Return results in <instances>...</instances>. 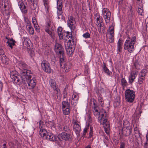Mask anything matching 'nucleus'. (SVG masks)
Listing matches in <instances>:
<instances>
[{
	"instance_id": "nucleus-1",
	"label": "nucleus",
	"mask_w": 148,
	"mask_h": 148,
	"mask_svg": "<svg viewBox=\"0 0 148 148\" xmlns=\"http://www.w3.org/2000/svg\"><path fill=\"white\" fill-rule=\"evenodd\" d=\"M10 77L14 84L19 85L28 84L29 88L33 89L35 87L36 81L35 77L28 75L27 70L24 69L22 71L20 75H18L16 71H13L10 73Z\"/></svg>"
},
{
	"instance_id": "nucleus-2",
	"label": "nucleus",
	"mask_w": 148,
	"mask_h": 148,
	"mask_svg": "<svg viewBox=\"0 0 148 148\" xmlns=\"http://www.w3.org/2000/svg\"><path fill=\"white\" fill-rule=\"evenodd\" d=\"M55 50L58 55L60 56V62L61 68L64 69L66 72H68L71 68L70 64L66 63L65 60L64 49L62 45L58 43L55 45Z\"/></svg>"
},
{
	"instance_id": "nucleus-3",
	"label": "nucleus",
	"mask_w": 148,
	"mask_h": 148,
	"mask_svg": "<svg viewBox=\"0 0 148 148\" xmlns=\"http://www.w3.org/2000/svg\"><path fill=\"white\" fill-rule=\"evenodd\" d=\"M131 38L128 36L124 45V49H127L130 53H132L134 50V45L136 41V36L133 37L130 40Z\"/></svg>"
},
{
	"instance_id": "nucleus-4",
	"label": "nucleus",
	"mask_w": 148,
	"mask_h": 148,
	"mask_svg": "<svg viewBox=\"0 0 148 148\" xmlns=\"http://www.w3.org/2000/svg\"><path fill=\"white\" fill-rule=\"evenodd\" d=\"M39 134L44 139L54 142L56 140L57 137L55 136L51 133L47 132L44 129H40Z\"/></svg>"
},
{
	"instance_id": "nucleus-5",
	"label": "nucleus",
	"mask_w": 148,
	"mask_h": 148,
	"mask_svg": "<svg viewBox=\"0 0 148 148\" xmlns=\"http://www.w3.org/2000/svg\"><path fill=\"white\" fill-rule=\"evenodd\" d=\"M135 92L130 89H127L125 93V99L126 101L131 103L134 100L135 98Z\"/></svg>"
},
{
	"instance_id": "nucleus-6",
	"label": "nucleus",
	"mask_w": 148,
	"mask_h": 148,
	"mask_svg": "<svg viewBox=\"0 0 148 148\" xmlns=\"http://www.w3.org/2000/svg\"><path fill=\"white\" fill-rule=\"evenodd\" d=\"M102 14L106 24L110 23L111 17L110 11L107 8H104L102 10Z\"/></svg>"
},
{
	"instance_id": "nucleus-7",
	"label": "nucleus",
	"mask_w": 148,
	"mask_h": 148,
	"mask_svg": "<svg viewBox=\"0 0 148 148\" xmlns=\"http://www.w3.org/2000/svg\"><path fill=\"white\" fill-rule=\"evenodd\" d=\"M58 138L61 141L64 140L65 141L71 140H72V136L71 134L65 132H62L58 135Z\"/></svg>"
},
{
	"instance_id": "nucleus-8",
	"label": "nucleus",
	"mask_w": 148,
	"mask_h": 148,
	"mask_svg": "<svg viewBox=\"0 0 148 148\" xmlns=\"http://www.w3.org/2000/svg\"><path fill=\"white\" fill-rule=\"evenodd\" d=\"M41 67L43 70L48 73H50L51 72L50 64L45 60H43L41 63Z\"/></svg>"
},
{
	"instance_id": "nucleus-9",
	"label": "nucleus",
	"mask_w": 148,
	"mask_h": 148,
	"mask_svg": "<svg viewBox=\"0 0 148 148\" xmlns=\"http://www.w3.org/2000/svg\"><path fill=\"white\" fill-rule=\"evenodd\" d=\"M67 25L71 30V32L75 31L76 23L74 18L72 16L69 17L67 21Z\"/></svg>"
},
{
	"instance_id": "nucleus-10",
	"label": "nucleus",
	"mask_w": 148,
	"mask_h": 148,
	"mask_svg": "<svg viewBox=\"0 0 148 148\" xmlns=\"http://www.w3.org/2000/svg\"><path fill=\"white\" fill-rule=\"evenodd\" d=\"M57 14L58 18L60 19L62 18V16H61L62 13V7L63 5L62 4V0H57Z\"/></svg>"
},
{
	"instance_id": "nucleus-11",
	"label": "nucleus",
	"mask_w": 148,
	"mask_h": 148,
	"mask_svg": "<svg viewBox=\"0 0 148 148\" xmlns=\"http://www.w3.org/2000/svg\"><path fill=\"white\" fill-rule=\"evenodd\" d=\"M138 73L137 71H133L131 72L129 77V82L130 84H131L134 82Z\"/></svg>"
},
{
	"instance_id": "nucleus-12",
	"label": "nucleus",
	"mask_w": 148,
	"mask_h": 148,
	"mask_svg": "<svg viewBox=\"0 0 148 148\" xmlns=\"http://www.w3.org/2000/svg\"><path fill=\"white\" fill-rule=\"evenodd\" d=\"M79 123L76 121H73V130L77 134H79L81 131V127Z\"/></svg>"
},
{
	"instance_id": "nucleus-13",
	"label": "nucleus",
	"mask_w": 148,
	"mask_h": 148,
	"mask_svg": "<svg viewBox=\"0 0 148 148\" xmlns=\"http://www.w3.org/2000/svg\"><path fill=\"white\" fill-rule=\"evenodd\" d=\"M23 47L24 49H28L29 47L30 40L29 38L27 37H24L23 38Z\"/></svg>"
},
{
	"instance_id": "nucleus-14",
	"label": "nucleus",
	"mask_w": 148,
	"mask_h": 148,
	"mask_svg": "<svg viewBox=\"0 0 148 148\" xmlns=\"http://www.w3.org/2000/svg\"><path fill=\"white\" fill-rule=\"evenodd\" d=\"M27 30L31 34H33L34 31L33 28L32 27L31 23L29 22H27L26 25Z\"/></svg>"
},
{
	"instance_id": "nucleus-15",
	"label": "nucleus",
	"mask_w": 148,
	"mask_h": 148,
	"mask_svg": "<svg viewBox=\"0 0 148 148\" xmlns=\"http://www.w3.org/2000/svg\"><path fill=\"white\" fill-rule=\"evenodd\" d=\"M107 117L106 116L103 117V118L101 119V117L100 116H99L98 117V120H99L101 123L103 125V127L104 126V125H110L108 122L107 121Z\"/></svg>"
},
{
	"instance_id": "nucleus-16",
	"label": "nucleus",
	"mask_w": 148,
	"mask_h": 148,
	"mask_svg": "<svg viewBox=\"0 0 148 148\" xmlns=\"http://www.w3.org/2000/svg\"><path fill=\"white\" fill-rule=\"evenodd\" d=\"M93 104L92 111L94 115L95 116H97L100 114V112L98 110V107L94 102L93 103Z\"/></svg>"
},
{
	"instance_id": "nucleus-17",
	"label": "nucleus",
	"mask_w": 148,
	"mask_h": 148,
	"mask_svg": "<svg viewBox=\"0 0 148 148\" xmlns=\"http://www.w3.org/2000/svg\"><path fill=\"white\" fill-rule=\"evenodd\" d=\"M2 5L3 6L5 11L7 12V13H9V10L10 9V5L8 1H4V2H2Z\"/></svg>"
},
{
	"instance_id": "nucleus-18",
	"label": "nucleus",
	"mask_w": 148,
	"mask_h": 148,
	"mask_svg": "<svg viewBox=\"0 0 148 148\" xmlns=\"http://www.w3.org/2000/svg\"><path fill=\"white\" fill-rule=\"evenodd\" d=\"M78 99V96L76 94H73L72 96L71 104L75 106Z\"/></svg>"
},
{
	"instance_id": "nucleus-19",
	"label": "nucleus",
	"mask_w": 148,
	"mask_h": 148,
	"mask_svg": "<svg viewBox=\"0 0 148 148\" xmlns=\"http://www.w3.org/2000/svg\"><path fill=\"white\" fill-rule=\"evenodd\" d=\"M117 51L120 52L122 48L123 42L122 39H119L117 43Z\"/></svg>"
},
{
	"instance_id": "nucleus-20",
	"label": "nucleus",
	"mask_w": 148,
	"mask_h": 148,
	"mask_svg": "<svg viewBox=\"0 0 148 148\" xmlns=\"http://www.w3.org/2000/svg\"><path fill=\"white\" fill-rule=\"evenodd\" d=\"M53 90V92L54 94L53 95V96L54 97L56 98V97L57 96V98H58V96H60V89L58 88L57 87L55 89H54Z\"/></svg>"
},
{
	"instance_id": "nucleus-21",
	"label": "nucleus",
	"mask_w": 148,
	"mask_h": 148,
	"mask_svg": "<svg viewBox=\"0 0 148 148\" xmlns=\"http://www.w3.org/2000/svg\"><path fill=\"white\" fill-rule=\"evenodd\" d=\"M30 1L32 5V9L33 10H35L37 8V3L38 0H27Z\"/></svg>"
},
{
	"instance_id": "nucleus-22",
	"label": "nucleus",
	"mask_w": 148,
	"mask_h": 148,
	"mask_svg": "<svg viewBox=\"0 0 148 148\" xmlns=\"http://www.w3.org/2000/svg\"><path fill=\"white\" fill-rule=\"evenodd\" d=\"M49 84L50 86L53 89L57 87L56 83L55 80L53 79H50L49 81Z\"/></svg>"
},
{
	"instance_id": "nucleus-23",
	"label": "nucleus",
	"mask_w": 148,
	"mask_h": 148,
	"mask_svg": "<svg viewBox=\"0 0 148 148\" xmlns=\"http://www.w3.org/2000/svg\"><path fill=\"white\" fill-rule=\"evenodd\" d=\"M75 42L74 39H72V40H69L67 42V45L68 47H71V48L75 47Z\"/></svg>"
},
{
	"instance_id": "nucleus-24",
	"label": "nucleus",
	"mask_w": 148,
	"mask_h": 148,
	"mask_svg": "<svg viewBox=\"0 0 148 148\" xmlns=\"http://www.w3.org/2000/svg\"><path fill=\"white\" fill-rule=\"evenodd\" d=\"M103 69V71L108 75H110L112 73L108 68L106 67V65L104 63H103V65L102 66Z\"/></svg>"
},
{
	"instance_id": "nucleus-25",
	"label": "nucleus",
	"mask_w": 148,
	"mask_h": 148,
	"mask_svg": "<svg viewBox=\"0 0 148 148\" xmlns=\"http://www.w3.org/2000/svg\"><path fill=\"white\" fill-rule=\"evenodd\" d=\"M15 41L13 40L12 38H11L8 41L6 42L8 44V46L10 47L11 49L12 48V46H14L15 45L14 43Z\"/></svg>"
},
{
	"instance_id": "nucleus-26",
	"label": "nucleus",
	"mask_w": 148,
	"mask_h": 148,
	"mask_svg": "<svg viewBox=\"0 0 148 148\" xmlns=\"http://www.w3.org/2000/svg\"><path fill=\"white\" fill-rule=\"evenodd\" d=\"M62 108H70V104L68 101H63L62 103Z\"/></svg>"
},
{
	"instance_id": "nucleus-27",
	"label": "nucleus",
	"mask_w": 148,
	"mask_h": 148,
	"mask_svg": "<svg viewBox=\"0 0 148 148\" xmlns=\"http://www.w3.org/2000/svg\"><path fill=\"white\" fill-rule=\"evenodd\" d=\"M57 32L60 39H62L63 35L62 32V28L61 27H58L57 29Z\"/></svg>"
},
{
	"instance_id": "nucleus-28",
	"label": "nucleus",
	"mask_w": 148,
	"mask_h": 148,
	"mask_svg": "<svg viewBox=\"0 0 148 148\" xmlns=\"http://www.w3.org/2000/svg\"><path fill=\"white\" fill-rule=\"evenodd\" d=\"M109 31L108 32V34L109 36H114V27L112 26L109 27Z\"/></svg>"
},
{
	"instance_id": "nucleus-29",
	"label": "nucleus",
	"mask_w": 148,
	"mask_h": 148,
	"mask_svg": "<svg viewBox=\"0 0 148 148\" xmlns=\"http://www.w3.org/2000/svg\"><path fill=\"white\" fill-rule=\"evenodd\" d=\"M45 30L46 32L50 35L52 38H54V35L53 32L50 30L49 28H45Z\"/></svg>"
},
{
	"instance_id": "nucleus-30",
	"label": "nucleus",
	"mask_w": 148,
	"mask_h": 148,
	"mask_svg": "<svg viewBox=\"0 0 148 148\" xmlns=\"http://www.w3.org/2000/svg\"><path fill=\"white\" fill-rule=\"evenodd\" d=\"M121 84L123 88L128 85L127 82L124 78L122 77L121 79Z\"/></svg>"
},
{
	"instance_id": "nucleus-31",
	"label": "nucleus",
	"mask_w": 148,
	"mask_h": 148,
	"mask_svg": "<svg viewBox=\"0 0 148 148\" xmlns=\"http://www.w3.org/2000/svg\"><path fill=\"white\" fill-rule=\"evenodd\" d=\"M145 77L139 75L138 80V84H142L145 79Z\"/></svg>"
},
{
	"instance_id": "nucleus-32",
	"label": "nucleus",
	"mask_w": 148,
	"mask_h": 148,
	"mask_svg": "<svg viewBox=\"0 0 148 148\" xmlns=\"http://www.w3.org/2000/svg\"><path fill=\"white\" fill-rule=\"evenodd\" d=\"M148 72V71L146 69H144L142 70L140 72L139 75L145 77L147 73Z\"/></svg>"
},
{
	"instance_id": "nucleus-33",
	"label": "nucleus",
	"mask_w": 148,
	"mask_h": 148,
	"mask_svg": "<svg viewBox=\"0 0 148 148\" xmlns=\"http://www.w3.org/2000/svg\"><path fill=\"white\" fill-rule=\"evenodd\" d=\"M140 7H138V12L139 14L142 15V13H143V7H142V4L141 3H140Z\"/></svg>"
},
{
	"instance_id": "nucleus-34",
	"label": "nucleus",
	"mask_w": 148,
	"mask_h": 148,
	"mask_svg": "<svg viewBox=\"0 0 148 148\" xmlns=\"http://www.w3.org/2000/svg\"><path fill=\"white\" fill-rule=\"evenodd\" d=\"M62 110L63 114L65 115H68L70 113V108H62Z\"/></svg>"
},
{
	"instance_id": "nucleus-35",
	"label": "nucleus",
	"mask_w": 148,
	"mask_h": 148,
	"mask_svg": "<svg viewBox=\"0 0 148 148\" xmlns=\"http://www.w3.org/2000/svg\"><path fill=\"white\" fill-rule=\"evenodd\" d=\"M110 125H104V126L103 127L105 131L107 134H109L110 130Z\"/></svg>"
},
{
	"instance_id": "nucleus-36",
	"label": "nucleus",
	"mask_w": 148,
	"mask_h": 148,
	"mask_svg": "<svg viewBox=\"0 0 148 148\" xmlns=\"http://www.w3.org/2000/svg\"><path fill=\"white\" fill-rule=\"evenodd\" d=\"M107 40L109 43H112L114 41V36H107Z\"/></svg>"
},
{
	"instance_id": "nucleus-37",
	"label": "nucleus",
	"mask_w": 148,
	"mask_h": 148,
	"mask_svg": "<svg viewBox=\"0 0 148 148\" xmlns=\"http://www.w3.org/2000/svg\"><path fill=\"white\" fill-rule=\"evenodd\" d=\"M134 66L137 69H139V64L138 61L137 60H135L134 63Z\"/></svg>"
},
{
	"instance_id": "nucleus-38",
	"label": "nucleus",
	"mask_w": 148,
	"mask_h": 148,
	"mask_svg": "<svg viewBox=\"0 0 148 148\" xmlns=\"http://www.w3.org/2000/svg\"><path fill=\"white\" fill-rule=\"evenodd\" d=\"M101 113H102L101 114V119L103 118V117L105 116H106V111L105 110L103 109L101 110L100 111V114Z\"/></svg>"
},
{
	"instance_id": "nucleus-39",
	"label": "nucleus",
	"mask_w": 148,
	"mask_h": 148,
	"mask_svg": "<svg viewBox=\"0 0 148 148\" xmlns=\"http://www.w3.org/2000/svg\"><path fill=\"white\" fill-rule=\"evenodd\" d=\"M49 127L51 128L52 130H54L55 129V127L54 126V124L53 121H50L49 123Z\"/></svg>"
},
{
	"instance_id": "nucleus-40",
	"label": "nucleus",
	"mask_w": 148,
	"mask_h": 148,
	"mask_svg": "<svg viewBox=\"0 0 148 148\" xmlns=\"http://www.w3.org/2000/svg\"><path fill=\"white\" fill-rule=\"evenodd\" d=\"M19 66H20V67L22 68V69L25 68L27 66V65H26V64L23 62H21L19 64ZM22 71H23V70Z\"/></svg>"
},
{
	"instance_id": "nucleus-41",
	"label": "nucleus",
	"mask_w": 148,
	"mask_h": 148,
	"mask_svg": "<svg viewBox=\"0 0 148 148\" xmlns=\"http://www.w3.org/2000/svg\"><path fill=\"white\" fill-rule=\"evenodd\" d=\"M101 27L98 29V30L99 33L101 34H103L105 32V27L104 26L103 27L101 26Z\"/></svg>"
},
{
	"instance_id": "nucleus-42",
	"label": "nucleus",
	"mask_w": 148,
	"mask_h": 148,
	"mask_svg": "<svg viewBox=\"0 0 148 148\" xmlns=\"http://www.w3.org/2000/svg\"><path fill=\"white\" fill-rule=\"evenodd\" d=\"M100 23H102V21H101L100 16H98V17L96 18V25H98Z\"/></svg>"
},
{
	"instance_id": "nucleus-43",
	"label": "nucleus",
	"mask_w": 148,
	"mask_h": 148,
	"mask_svg": "<svg viewBox=\"0 0 148 148\" xmlns=\"http://www.w3.org/2000/svg\"><path fill=\"white\" fill-rule=\"evenodd\" d=\"M132 131V129H129V128L127 129L126 131V133L125 134V136H128L129 135H130L131 134Z\"/></svg>"
},
{
	"instance_id": "nucleus-44",
	"label": "nucleus",
	"mask_w": 148,
	"mask_h": 148,
	"mask_svg": "<svg viewBox=\"0 0 148 148\" xmlns=\"http://www.w3.org/2000/svg\"><path fill=\"white\" fill-rule=\"evenodd\" d=\"M65 45L66 50L67 53L68 54H69V53L70 55H71L70 53V50H71V53H72L73 52L71 50L72 48H71V47H68L67 46H66L65 44Z\"/></svg>"
},
{
	"instance_id": "nucleus-45",
	"label": "nucleus",
	"mask_w": 148,
	"mask_h": 148,
	"mask_svg": "<svg viewBox=\"0 0 148 148\" xmlns=\"http://www.w3.org/2000/svg\"><path fill=\"white\" fill-rule=\"evenodd\" d=\"M1 61L3 63H7L8 59L6 57L4 56H3L1 58Z\"/></svg>"
},
{
	"instance_id": "nucleus-46",
	"label": "nucleus",
	"mask_w": 148,
	"mask_h": 148,
	"mask_svg": "<svg viewBox=\"0 0 148 148\" xmlns=\"http://www.w3.org/2000/svg\"><path fill=\"white\" fill-rule=\"evenodd\" d=\"M82 36L85 38H88L90 37V34L88 32H86L83 34Z\"/></svg>"
},
{
	"instance_id": "nucleus-47",
	"label": "nucleus",
	"mask_w": 148,
	"mask_h": 148,
	"mask_svg": "<svg viewBox=\"0 0 148 148\" xmlns=\"http://www.w3.org/2000/svg\"><path fill=\"white\" fill-rule=\"evenodd\" d=\"M89 136L88 137V138H90L92 137L93 135V128L92 127H90V130L89 132Z\"/></svg>"
},
{
	"instance_id": "nucleus-48",
	"label": "nucleus",
	"mask_w": 148,
	"mask_h": 148,
	"mask_svg": "<svg viewBox=\"0 0 148 148\" xmlns=\"http://www.w3.org/2000/svg\"><path fill=\"white\" fill-rule=\"evenodd\" d=\"M51 24V21L50 20H49L48 21L47 23V25H46L45 28H49V29L50 27V26Z\"/></svg>"
},
{
	"instance_id": "nucleus-49",
	"label": "nucleus",
	"mask_w": 148,
	"mask_h": 148,
	"mask_svg": "<svg viewBox=\"0 0 148 148\" xmlns=\"http://www.w3.org/2000/svg\"><path fill=\"white\" fill-rule=\"evenodd\" d=\"M44 3L47 11H48L49 7L48 2L46 0L44 1Z\"/></svg>"
},
{
	"instance_id": "nucleus-50",
	"label": "nucleus",
	"mask_w": 148,
	"mask_h": 148,
	"mask_svg": "<svg viewBox=\"0 0 148 148\" xmlns=\"http://www.w3.org/2000/svg\"><path fill=\"white\" fill-rule=\"evenodd\" d=\"M63 130L65 132H68L69 131L70 129L68 126L66 125L63 127Z\"/></svg>"
},
{
	"instance_id": "nucleus-51",
	"label": "nucleus",
	"mask_w": 148,
	"mask_h": 148,
	"mask_svg": "<svg viewBox=\"0 0 148 148\" xmlns=\"http://www.w3.org/2000/svg\"><path fill=\"white\" fill-rule=\"evenodd\" d=\"M88 130V128H86V127L84 129V130H83V135L84 137L85 135H86V133L87 132Z\"/></svg>"
},
{
	"instance_id": "nucleus-52",
	"label": "nucleus",
	"mask_w": 148,
	"mask_h": 148,
	"mask_svg": "<svg viewBox=\"0 0 148 148\" xmlns=\"http://www.w3.org/2000/svg\"><path fill=\"white\" fill-rule=\"evenodd\" d=\"M125 144L124 142H121L120 146V148H125Z\"/></svg>"
},
{
	"instance_id": "nucleus-53",
	"label": "nucleus",
	"mask_w": 148,
	"mask_h": 148,
	"mask_svg": "<svg viewBox=\"0 0 148 148\" xmlns=\"http://www.w3.org/2000/svg\"><path fill=\"white\" fill-rule=\"evenodd\" d=\"M8 145L10 146L11 147H13L14 146V144L11 141L9 142Z\"/></svg>"
},
{
	"instance_id": "nucleus-54",
	"label": "nucleus",
	"mask_w": 148,
	"mask_h": 148,
	"mask_svg": "<svg viewBox=\"0 0 148 148\" xmlns=\"http://www.w3.org/2000/svg\"><path fill=\"white\" fill-rule=\"evenodd\" d=\"M4 52L3 50L2 49H0V54L2 56H5L4 55Z\"/></svg>"
},
{
	"instance_id": "nucleus-55",
	"label": "nucleus",
	"mask_w": 148,
	"mask_h": 148,
	"mask_svg": "<svg viewBox=\"0 0 148 148\" xmlns=\"http://www.w3.org/2000/svg\"><path fill=\"white\" fill-rule=\"evenodd\" d=\"M98 25H97L98 27H99V28H101L102 26L103 27V26H104L103 23H100Z\"/></svg>"
},
{
	"instance_id": "nucleus-56",
	"label": "nucleus",
	"mask_w": 148,
	"mask_h": 148,
	"mask_svg": "<svg viewBox=\"0 0 148 148\" xmlns=\"http://www.w3.org/2000/svg\"><path fill=\"white\" fill-rule=\"evenodd\" d=\"M66 34L67 35H66V36L67 38H69L70 37H71V36H70V35H71V34H70V33L69 32H67L66 33Z\"/></svg>"
},
{
	"instance_id": "nucleus-57",
	"label": "nucleus",
	"mask_w": 148,
	"mask_h": 148,
	"mask_svg": "<svg viewBox=\"0 0 148 148\" xmlns=\"http://www.w3.org/2000/svg\"><path fill=\"white\" fill-rule=\"evenodd\" d=\"M32 23L34 25L37 24V22L36 20L32 18Z\"/></svg>"
},
{
	"instance_id": "nucleus-58",
	"label": "nucleus",
	"mask_w": 148,
	"mask_h": 148,
	"mask_svg": "<svg viewBox=\"0 0 148 148\" xmlns=\"http://www.w3.org/2000/svg\"><path fill=\"white\" fill-rule=\"evenodd\" d=\"M3 87V83L1 81H0V88H1V90H2Z\"/></svg>"
},
{
	"instance_id": "nucleus-59",
	"label": "nucleus",
	"mask_w": 148,
	"mask_h": 148,
	"mask_svg": "<svg viewBox=\"0 0 148 148\" xmlns=\"http://www.w3.org/2000/svg\"><path fill=\"white\" fill-rule=\"evenodd\" d=\"M118 1L119 2V4L121 5L122 3L123 0H118Z\"/></svg>"
},
{
	"instance_id": "nucleus-60",
	"label": "nucleus",
	"mask_w": 148,
	"mask_h": 148,
	"mask_svg": "<svg viewBox=\"0 0 148 148\" xmlns=\"http://www.w3.org/2000/svg\"><path fill=\"white\" fill-rule=\"evenodd\" d=\"M2 148H8L6 144L5 143H4L3 144Z\"/></svg>"
},
{
	"instance_id": "nucleus-61",
	"label": "nucleus",
	"mask_w": 148,
	"mask_h": 148,
	"mask_svg": "<svg viewBox=\"0 0 148 148\" xmlns=\"http://www.w3.org/2000/svg\"><path fill=\"white\" fill-rule=\"evenodd\" d=\"M148 143L146 142L144 143V147L145 148H147V146Z\"/></svg>"
},
{
	"instance_id": "nucleus-62",
	"label": "nucleus",
	"mask_w": 148,
	"mask_h": 148,
	"mask_svg": "<svg viewBox=\"0 0 148 148\" xmlns=\"http://www.w3.org/2000/svg\"><path fill=\"white\" fill-rule=\"evenodd\" d=\"M34 28L35 29L37 30L38 29V25L36 24V25H34Z\"/></svg>"
},
{
	"instance_id": "nucleus-63",
	"label": "nucleus",
	"mask_w": 148,
	"mask_h": 148,
	"mask_svg": "<svg viewBox=\"0 0 148 148\" xmlns=\"http://www.w3.org/2000/svg\"><path fill=\"white\" fill-rule=\"evenodd\" d=\"M98 16H100L99 14H98V13H96V14H95V18L96 17V18L98 17Z\"/></svg>"
},
{
	"instance_id": "nucleus-64",
	"label": "nucleus",
	"mask_w": 148,
	"mask_h": 148,
	"mask_svg": "<svg viewBox=\"0 0 148 148\" xmlns=\"http://www.w3.org/2000/svg\"><path fill=\"white\" fill-rule=\"evenodd\" d=\"M43 122L41 121H40L39 122V126L40 127H42V126H41L42 123Z\"/></svg>"
}]
</instances>
